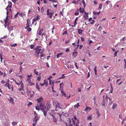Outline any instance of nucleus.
Listing matches in <instances>:
<instances>
[{
    "instance_id": "9b49d317",
    "label": "nucleus",
    "mask_w": 126,
    "mask_h": 126,
    "mask_svg": "<svg viewBox=\"0 0 126 126\" xmlns=\"http://www.w3.org/2000/svg\"><path fill=\"white\" fill-rule=\"evenodd\" d=\"M7 11V16H6V18L4 20V22H5V24L4 25V26H5V28H6V25H7V19H8V17H7L8 14L9 13V12H8V10Z\"/></svg>"
},
{
    "instance_id": "7c9ffc66",
    "label": "nucleus",
    "mask_w": 126,
    "mask_h": 126,
    "mask_svg": "<svg viewBox=\"0 0 126 126\" xmlns=\"http://www.w3.org/2000/svg\"><path fill=\"white\" fill-rule=\"evenodd\" d=\"M42 37L43 38H46V34L45 33H43L42 34Z\"/></svg>"
},
{
    "instance_id": "680f3d73",
    "label": "nucleus",
    "mask_w": 126,
    "mask_h": 126,
    "mask_svg": "<svg viewBox=\"0 0 126 126\" xmlns=\"http://www.w3.org/2000/svg\"><path fill=\"white\" fill-rule=\"evenodd\" d=\"M3 43L4 42L3 40L0 39V43H1V44H3Z\"/></svg>"
},
{
    "instance_id": "ddd939ff",
    "label": "nucleus",
    "mask_w": 126,
    "mask_h": 126,
    "mask_svg": "<svg viewBox=\"0 0 126 126\" xmlns=\"http://www.w3.org/2000/svg\"><path fill=\"white\" fill-rule=\"evenodd\" d=\"M21 87L20 88H18V90L19 91H21V90L23 91L24 90V84L23 82L21 84Z\"/></svg>"
},
{
    "instance_id": "338daca9",
    "label": "nucleus",
    "mask_w": 126,
    "mask_h": 126,
    "mask_svg": "<svg viewBox=\"0 0 126 126\" xmlns=\"http://www.w3.org/2000/svg\"><path fill=\"white\" fill-rule=\"evenodd\" d=\"M44 83H45V84H47L48 83V82L46 80H44Z\"/></svg>"
},
{
    "instance_id": "a19ab883",
    "label": "nucleus",
    "mask_w": 126,
    "mask_h": 126,
    "mask_svg": "<svg viewBox=\"0 0 126 126\" xmlns=\"http://www.w3.org/2000/svg\"><path fill=\"white\" fill-rule=\"evenodd\" d=\"M36 69H35L34 70V72L35 73V74L36 75H38V72H37V71H36Z\"/></svg>"
},
{
    "instance_id": "2eb2a0df",
    "label": "nucleus",
    "mask_w": 126,
    "mask_h": 126,
    "mask_svg": "<svg viewBox=\"0 0 126 126\" xmlns=\"http://www.w3.org/2000/svg\"><path fill=\"white\" fill-rule=\"evenodd\" d=\"M27 24H26V26L27 27H29L30 26V24L31 22L30 21V20L28 18V19L27 20Z\"/></svg>"
},
{
    "instance_id": "a878e982",
    "label": "nucleus",
    "mask_w": 126,
    "mask_h": 126,
    "mask_svg": "<svg viewBox=\"0 0 126 126\" xmlns=\"http://www.w3.org/2000/svg\"><path fill=\"white\" fill-rule=\"evenodd\" d=\"M82 8L81 7H80L79 9V10L80 11V13H83V12H85L84 9L83 8L82 10Z\"/></svg>"
},
{
    "instance_id": "20e7f679",
    "label": "nucleus",
    "mask_w": 126,
    "mask_h": 126,
    "mask_svg": "<svg viewBox=\"0 0 126 126\" xmlns=\"http://www.w3.org/2000/svg\"><path fill=\"white\" fill-rule=\"evenodd\" d=\"M49 10L48 9L47 10V15L49 17L51 18L52 19V16L54 15V13L52 12H49Z\"/></svg>"
},
{
    "instance_id": "f704fd0d",
    "label": "nucleus",
    "mask_w": 126,
    "mask_h": 126,
    "mask_svg": "<svg viewBox=\"0 0 126 126\" xmlns=\"http://www.w3.org/2000/svg\"><path fill=\"white\" fill-rule=\"evenodd\" d=\"M94 71L95 74V75L97 74V70H96V66H95V68H94Z\"/></svg>"
},
{
    "instance_id": "49530a36",
    "label": "nucleus",
    "mask_w": 126,
    "mask_h": 126,
    "mask_svg": "<svg viewBox=\"0 0 126 126\" xmlns=\"http://www.w3.org/2000/svg\"><path fill=\"white\" fill-rule=\"evenodd\" d=\"M65 77L64 76V74H63L62 75V76L61 77L59 78V79H63Z\"/></svg>"
},
{
    "instance_id": "7ed1b4c3",
    "label": "nucleus",
    "mask_w": 126,
    "mask_h": 126,
    "mask_svg": "<svg viewBox=\"0 0 126 126\" xmlns=\"http://www.w3.org/2000/svg\"><path fill=\"white\" fill-rule=\"evenodd\" d=\"M69 123H70L71 122V120H69ZM72 124L70 123V125L69 126H79V125L77 123H76L75 121L72 119Z\"/></svg>"
},
{
    "instance_id": "4468645a",
    "label": "nucleus",
    "mask_w": 126,
    "mask_h": 126,
    "mask_svg": "<svg viewBox=\"0 0 126 126\" xmlns=\"http://www.w3.org/2000/svg\"><path fill=\"white\" fill-rule=\"evenodd\" d=\"M29 93L30 94V97H32L34 94V92L32 91H29Z\"/></svg>"
},
{
    "instance_id": "5fc2aeb1",
    "label": "nucleus",
    "mask_w": 126,
    "mask_h": 126,
    "mask_svg": "<svg viewBox=\"0 0 126 126\" xmlns=\"http://www.w3.org/2000/svg\"><path fill=\"white\" fill-rule=\"evenodd\" d=\"M12 124L13 125H16L17 124V123L16 122H13L12 123Z\"/></svg>"
},
{
    "instance_id": "09e8293b",
    "label": "nucleus",
    "mask_w": 126,
    "mask_h": 126,
    "mask_svg": "<svg viewBox=\"0 0 126 126\" xmlns=\"http://www.w3.org/2000/svg\"><path fill=\"white\" fill-rule=\"evenodd\" d=\"M34 46L33 45H31L30 46V47L31 49H33L34 48Z\"/></svg>"
},
{
    "instance_id": "f8f14e48",
    "label": "nucleus",
    "mask_w": 126,
    "mask_h": 126,
    "mask_svg": "<svg viewBox=\"0 0 126 126\" xmlns=\"http://www.w3.org/2000/svg\"><path fill=\"white\" fill-rule=\"evenodd\" d=\"M50 114L52 117L53 122L55 123L57 121V120L54 117V115L51 113H50Z\"/></svg>"
},
{
    "instance_id": "f3484780",
    "label": "nucleus",
    "mask_w": 126,
    "mask_h": 126,
    "mask_svg": "<svg viewBox=\"0 0 126 126\" xmlns=\"http://www.w3.org/2000/svg\"><path fill=\"white\" fill-rule=\"evenodd\" d=\"M14 81L15 82L16 84L17 85H19L20 84H21V85L22 82H22V81H17L15 80Z\"/></svg>"
},
{
    "instance_id": "13d9d810",
    "label": "nucleus",
    "mask_w": 126,
    "mask_h": 126,
    "mask_svg": "<svg viewBox=\"0 0 126 126\" xmlns=\"http://www.w3.org/2000/svg\"><path fill=\"white\" fill-rule=\"evenodd\" d=\"M76 21H75V20L74 22V26H73L74 27H75V26H76V25L77 24V23L76 22Z\"/></svg>"
},
{
    "instance_id": "8fccbe9b",
    "label": "nucleus",
    "mask_w": 126,
    "mask_h": 126,
    "mask_svg": "<svg viewBox=\"0 0 126 126\" xmlns=\"http://www.w3.org/2000/svg\"><path fill=\"white\" fill-rule=\"evenodd\" d=\"M73 3L75 4H77L78 3V1H73Z\"/></svg>"
},
{
    "instance_id": "0eeeda50",
    "label": "nucleus",
    "mask_w": 126,
    "mask_h": 126,
    "mask_svg": "<svg viewBox=\"0 0 126 126\" xmlns=\"http://www.w3.org/2000/svg\"><path fill=\"white\" fill-rule=\"evenodd\" d=\"M59 108V109H62V108L60 107L59 104V103H57L56 104V108L55 110L56 111H58V110L57 108Z\"/></svg>"
},
{
    "instance_id": "603ef678",
    "label": "nucleus",
    "mask_w": 126,
    "mask_h": 126,
    "mask_svg": "<svg viewBox=\"0 0 126 126\" xmlns=\"http://www.w3.org/2000/svg\"><path fill=\"white\" fill-rule=\"evenodd\" d=\"M63 82H62L60 84V88L62 87V86H63Z\"/></svg>"
},
{
    "instance_id": "412c9836",
    "label": "nucleus",
    "mask_w": 126,
    "mask_h": 126,
    "mask_svg": "<svg viewBox=\"0 0 126 126\" xmlns=\"http://www.w3.org/2000/svg\"><path fill=\"white\" fill-rule=\"evenodd\" d=\"M100 13L101 12L100 11L98 12H93V14L94 15H98L100 14Z\"/></svg>"
},
{
    "instance_id": "473e14b6",
    "label": "nucleus",
    "mask_w": 126,
    "mask_h": 126,
    "mask_svg": "<svg viewBox=\"0 0 126 126\" xmlns=\"http://www.w3.org/2000/svg\"><path fill=\"white\" fill-rule=\"evenodd\" d=\"M96 96H94V98L93 99V100H94V103H95V100H96Z\"/></svg>"
},
{
    "instance_id": "e433bc0d",
    "label": "nucleus",
    "mask_w": 126,
    "mask_h": 126,
    "mask_svg": "<svg viewBox=\"0 0 126 126\" xmlns=\"http://www.w3.org/2000/svg\"><path fill=\"white\" fill-rule=\"evenodd\" d=\"M51 83H52V86L51 87L52 88V89H53V86H54V82L52 81H51Z\"/></svg>"
},
{
    "instance_id": "423d86ee",
    "label": "nucleus",
    "mask_w": 126,
    "mask_h": 126,
    "mask_svg": "<svg viewBox=\"0 0 126 126\" xmlns=\"http://www.w3.org/2000/svg\"><path fill=\"white\" fill-rule=\"evenodd\" d=\"M8 5L7 7L5 8L6 10H8L9 8H11L12 6V4L11 2L9 1L8 2Z\"/></svg>"
},
{
    "instance_id": "bb28decb",
    "label": "nucleus",
    "mask_w": 126,
    "mask_h": 126,
    "mask_svg": "<svg viewBox=\"0 0 126 126\" xmlns=\"http://www.w3.org/2000/svg\"><path fill=\"white\" fill-rule=\"evenodd\" d=\"M80 106L79 105V103H78L77 104H75L74 106V107L75 108H78Z\"/></svg>"
},
{
    "instance_id": "6e6d98bb",
    "label": "nucleus",
    "mask_w": 126,
    "mask_h": 126,
    "mask_svg": "<svg viewBox=\"0 0 126 126\" xmlns=\"http://www.w3.org/2000/svg\"><path fill=\"white\" fill-rule=\"evenodd\" d=\"M95 22V21L94 20H93L92 21H91L90 23L91 24H93L94 23V22Z\"/></svg>"
},
{
    "instance_id": "2f4dec72",
    "label": "nucleus",
    "mask_w": 126,
    "mask_h": 126,
    "mask_svg": "<svg viewBox=\"0 0 126 126\" xmlns=\"http://www.w3.org/2000/svg\"><path fill=\"white\" fill-rule=\"evenodd\" d=\"M36 109L37 110H39L40 109V107L39 106L38 104H37V106L35 107Z\"/></svg>"
},
{
    "instance_id": "a18cd8bd",
    "label": "nucleus",
    "mask_w": 126,
    "mask_h": 126,
    "mask_svg": "<svg viewBox=\"0 0 126 126\" xmlns=\"http://www.w3.org/2000/svg\"><path fill=\"white\" fill-rule=\"evenodd\" d=\"M12 47H15L17 46V44H14L13 45H10Z\"/></svg>"
},
{
    "instance_id": "aec40b11",
    "label": "nucleus",
    "mask_w": 126,
    "mask_h": 126,
    "mask_svg": "<svg viewBox=\"0 0 126 126\" xmlns=\"http://www.w3.org/2000/svg\"><path fill=\"white\" fill-rule=\"evenodd\" d=\"M8 87L9 89H11L12 91L13 89V85H10L9 84H8Z\"/></svg>"
},
{
    "instance_id": "69168bd1",
    "label": "nucleus",
    "mask_w": 126,
    "mask_h": 126,
    "mask_svg": "<svg viewBox=\"0 0 126 126\" xmlns=\"http://www.w3.org/2000/svg\"><path fill=\"white\" fill-rule=\"evenodd\" d=\"M41 47L40 46H37L35 49L39 48Z\"/></svg>"
},
{
    "instance_id": "1a4fd4ad",
    "label": "nucleus",
    "mask_w": 126,
    "mask_h": 126,
    "mask_svg": "<svg viewBox=\"0 0 126 126\" xmlns=\"http://www.w3.org/2000/svg\"><path fill=\"white\" fill-rule=\"evenodd\" d=\"M85 14L83 16V17L84 20H86L88 18V13H86L85 12H84Z\"/></svg>"
},
{
    "instance_id": "6ab92c4d",
    "label": "nucleus",
    "mask_w": 126,
    "mask_h": 126,
    "mask_svg": "<svg viewBox=\"0 0 126 126\" xmlns=\"http://www.w3.org/2000/svg\"><path fill=\"white\" fill-rule=\"evenodd\" d=\"M39 17V15H38L36 18L33 19L32 20V24H33V22L36 21L38 19Z\"/></svg>"
},
{
    "instance_id": "052dcab7",
    "label": "nucleus",
    "mask_w": 126,
    "mask_h": 126,
    "mask_svg": "<svg viewBox=\"0 0 126 126\" xmlns=\"http://www.w3.org/2000/svg\"><path fill=\"white\" fill-rule=\"evenodd\" d=\"M19 16H21V17H23V16L22 14V13H19Z\"/></svg>"
},
{
    "instance_id": "ea45409f",
    "label": "nucleus",
    "mask_w": 126,
    "mask_h": 126,
    "mask_svg": "<svg viewBox=\"0 0 126 126\" xmlns=\"http://www.w3.org/2000/svg\"><path fill=\"white\" fill-rule=\"evenodd\" d=\"M19 14V12H17V13L15 15V18H16L18 16Z\"/></svg>"
},
{
    "instance_id": "a211bd4d",
    "label": "nucleus",
    "mask_w": 126,
    "mask_h": 126,
    "mask_svg": "<svg viewBox=\"0 0 126 126\" xmlns=\"http://www.w3.org/2000/svg\"><path fill=\"white\" fill-rule=\"evenodd\" d=\"M117 106V105L116 103H114L113 104L112 106V109L114 110L115 108H116Z\"/></svg>"
},
{
    "instance_id": "c03bdc74",
    "label": "nucleus",
    "mask_w": 126,
    "mask_h": 126,
    "mask_svg": "<svg viewBox=\"0 0 126 126\" xmlns=\"http://www.w3.org/2000/svg\"><path fill=\"white\" fill-rule=\"evenodd\" d=\"M32 104V102H29L28 105V106L29 107Z\"/></svg>"
},
{
    "instance_id": "72a5a7b5",
    "label": "nucleus",
    "mask_w": 126,
    "mask_h": 126,
    "mask_svg": "<svg viewBox=\"0 0 126 126\" xmlns=\"http://www.w3.org/2000/svg\"><path fill=\"white\" fill-rule=\"evenodd\" d=\"M43 31V29H40L39 31V32L38 33L39 35H41L42 34V32Z\"/></svg>"
},
{
    "instance_id": "4c0bfd02",
    "label": "nucleus",
    "mask_w": 126,
    "mask_h": 126,
    "mask_svg": "<svg viewBox=\"0 0 126 126\" xmlns=\"http://www.w3.org/2000/svg\"><path fill=\"white\" fill-rule=\"evenodd\" d=\"M22 69V66L20 65L19 66V72H21Z\"/></svg>"
},
{
    "instance_id": "b1692460",
    "label": "nucleus",
    "mask_w": 126,
    "mask_h": 126,
    "mask_svg": "<svg viewBox=\"0 0 126 126\" xmlns=\"http://www.w3.org/2000/svg\"><path fill=\"white\" fill-rule=\"evenodd\" d=\"M25 28L26 29H27V30L28 32H30L32 30L31 28L29 27H27L26 26L25 27Z\"/></svg>"
},
{
    "instance_id": "3c124183",
    "label": "nucleus",
    "mask_w": 126,
    "mask_h": 126,
    "mask_svg": "<svg viewBox=\"0 0 126 126\" xmlns=\"http://www.w3.org/2000/svg\"><path fill=\"white\" fill-rule=\"evenodd\" d=\"M118 51H116L115 52L114 54V57H115L116 56H117V54L118 53Z\"/></svg>"
},
{
    "instance_id": "58836bf2",
    "label": "nucleus",
    "mask_w": 126,
    "mask_h": 126,
    "mask_svg": "<svg viewBox=\"0 0 126 126\" xmlns=\"http://www.w3.org/2000/svg\"><path fill=\"white\" fill-rule=\"evenodd\" d=\"M102 5L100 3L99 5L98 8L99 9H101L102 8Z\"/></svg>"
},
{
    "instance_id": "de8ad7c7",
    "label": "nucleus",
    "mask_w": 126,
    "mask_h": 126,
    "mask_svg": "<svg viewBox=\"0 0 126 126\" xmlns=\"http://www.w3.org/2000/svg\"><path fill=\"white\" fill-rule=\"evenodd\" d=\"M0 58L1 59V63L2 62V59L3 58L2 57V56L1 54H0Z\"/></svg>"
},
{
    "instance_id": "cd10ccee",
    "label": "nucleus",
    "mask_w": 126,
    "mask_h": 126,
    "mask_svg": "<svg viewBox=\"0 0 126 126\" xmlns=\"http://www.w3.org/2000/svg\"><path fill=\"white\" fill-rule=\"evenodd\" d=\"M91 109L89 107L87 106L85 109V110L86 111H88V110H89V111H90Z\"/></svg>"
},
{
    "instance_id": "774afa93",
    "label": "nucleus",
    "mask_w": 126,
    "mask_h": 126,
    "mask_svg": "<svg viewBox=\"0 0 126 126\" xmlns=\"http://www.w3.org/2000/svg\"><path fill=\"white\" fill-rule=\"evenodd\" d=\"M41 76H40L39 77H38L37 78V79H38V80L39 81L41 79Z\"/></svg>"
},
{
    "instance_id": "f257e3e1",
    "label": "nucleus",
    "mask_w": 126,
    "mask_h": 126,
    "mask_svg": "<svg viewBox=\"0 0 126 126\" xmlns=\"http://www.w3.org/2000/svg\"><path fill=\"white\" fill-rule=\"evenodd\" d=\"M40 117L35 116L34 118L33 119V123L32 124L33 126H35L37 123V121L39 120Z\"/></svg>"
},
{
    "instance_id": "79ce46f5",
    "label": "nucleus",
    "mask_w": 126,
    "mask_h": 126,
    "mask_svg": "<svg viewBox=\"0 0 126 126\" xmlns=\"http://www.w3.org/2000/svg\"><path fill=\"white\" fill-rule=\"evenodd\" d=\"M41 12L42 13L44 11V8L43 7H41Z\"/></svg>"
},
{
    "instance_id": "393cba45",
    "label": "nucleus",
    "mask_w": 126,
    "mask_h": 126,
    "mask_svg": "<svg viewBox=\"0 0 126 126\" xmlns=\"http://www.w3.org/2000/svg\"><path fill=\"white\" fill-rule=\"evenodd\" d=\"M78 32L79 34H82V32L83 31L80 29H78Z\"/></svg>"
},
{
    "instance_id": "37998d69",
    "label": "nucleus",
    "mask_w": 126,
    "mask_h": 126,
    "mask_svg": "<svg viewBox=\"0 0 126 126\" xmlns=\"http://www.w3.org/2000/svg\"><path fill=\"white\" fill-rule=\"evenodd\" d=\"M88 120H91L92 119V116H89L88 117Z\"/></svg>"
},
{
    "instance_id": "864d4df0",
    "label": "nucleus",
    "mask_w": 126,
    "mask_h": 126,
    "mask_svg": "<svg viewBox=\"0 0 126 126\" xmlns=\"http://www.w3.org/2000/svg\"><path fill=\"white\" fill-rule=\"evenodd\" d=\"M36 88L37 89H38V90H39L40 89V88L39 87V86L37 84V83H36Z\"/></svg>"
},
{
    "instance_id": "6e6552de",
    "label": "nucleus",
    "mask_w": 126,
    "mask_h": 126,
    "mask_svg": "<svg viewBox=\"0 0 126 126\" xmlns=\"http://www.w3.org/2000/svg\"><path fill=\"white\" fill-rule=\"evenodd\" d=\"M36 100L38 103H39V104H40L42 103V102L43 100V99L42 97H41L39 98L36 99Z\"/></svg>"
},
{
    "instance_id": "39448f33",
    "label": "nucleus",
    "mask_w": 126,
    "mask_h": 126,
    "mask_svg": "<svg viewBox=\"0 0 126 126\" xmlns=\"http://www.w3.org/2000/svg\"><path fill=\"white\" fill-rule=\"evenodd\" d=\"M10 101V102H11L13 104H14L15 103L14 102V97L12 95H10L9 97V98L8 99Z\"/></svg>"
},
{
    "instance_id": "9d476101",
    "label": "nucleus",
    "mask_w": 126,
    "mask_h": 126,
    "mask_svg": "<svg viewBox=\"0 0 126 126\" xmlns=\"http://www.w3.org/2000/svg\"><path fill=\"white\" fill-rule=\"evenodd\" d=\"M39 107L40 108L41 110H44L46 108V107L44 105H42V103H41L40 104H39Z\"/></svg>"
},
{
    "instance_id": "c85d7f7f",
    "label": "nucleus",
    "mask_w": 126,
    "mask_h": 126,
    "mask_svg": "<svg viewBox=\"0 0 126 126\" xmlns=\"http://www.w3.org/2000/svg\"><path fill=\"white\" fill-rule=\"evenodd\" d=\"M29 85L30 86H32L35 84V83L33 82H31V81H30L29 82Z\"/></svg>"
},
{
    "instance_id": "dca6fc26",
    "label": "nucleus",
    "mask_w": 126,
    "mask_h": 126,
    "mask_svg": "<svg viewBox=\"0 0 126 126\" xmlns=\"http://www.w3.org/2000/svg\"><path fill=\"white\" fill-rule=\"evenodd\" d=\"M61 92L62 94L65 97H67V98H69L70 97V96L69 97H68L66 95V94L64 93V92H63V91H61Z\"/></svg>"
},
{
    "instance_id": "0e129e2a",
    "label": "nucleus",
    "mask_w": 126,
    "mask_h": 126,
    "mask_svg": "<svg viewBox=\"0 0 126 126\" xmlns=\"http://www.w3.org/2000/svg\"><path fill=\"white\" fill-rule=\"evenodd\" d=\"M70 42V41L69 40H67L65 41V43L66 44H67Z\"/></svg>"
},
{
    "instance_id": "5701e85b",
    "label": "nucleus",
    "mask_w": 126,
    "mask_h": 126,
    "mask_svg": "<svg viewBox=\"0 0 126 126\" xmlns=\"http://www.w3.org/2000/svg\"><path fill=\"white\" fill-rule=\"evenodd\" d=\"M52 78V77L51 76H49L48 78V79L49 80V84L51 85V81L50 80V79H51Z\"/></svg>"
},
{
    "instance_id": "f03ea898",
    "label": "nucleus",
    "mask_w": 126,
    "mask_h": 126,
    "mask_svg": "<svg viewBox=\"0 0 126 126\" xmlns=\"http://www.w3.org/2000/svg\"><path fill=\"white\" fill-rule=\"evenodd\" d=\"M34 50H36V52L37 54H42L44 53V48L42 49L41 48L35 49Z\"/></svg>"
},
{
    "instance_id": "e2e57ef3",
    "label": "nucleus",
    "mask_w": 126,
    "mask_h": 126,
    "mask_svg": "<svg viewBox=\"0 0 126 126\" xmlns=\"http://www.w3.org/2000/svg\"><path fill=\"white\" fill-rule=\"evenodd\" d=\"M32 74H31L30 75H28L27 76L28 78H30L32 76Z\"/></svg>"
},
{
    "instance_id": "4d7b16f0",
    "label": "nucleus",
    "mask_w": 126,
    "mask_h": 126,
    "mask_svg": "<svg viewBox=\"0 0 126 126\" xmlns=\"http://www.w3.org/2000/svg\"><path fill=\"white\" fill-rule=\"evenodd\" d=\"M125 37H123L122 39H121L120 40L121 41H124L125 40Z\"/></svg>"
},
{
    "instance_id": "4be33fe9",
    "label": "nucleus",
    "mask_w": 126,
    "mask_h": 126,
    "mask_svg": "<svg viewBox=\"0 0 126 126\" xmlns=\"http://www.w3.org/2000/svg\"><path fill=\"white\" fill-rule=\"evenodd\" d=\"M77 51L74 52L73 53V56L75 57H76L77 55Z\"/></svg>"
},
{
    "instance_id": "c9c22d12",
    "label": "nucleus",
    "mask_w": 126,
    "mask_h": 126,
    "mask_svg": "<svg viewBox=\"0 0 126 126\" xmlns=\"http://www.w3.org/2000/svg\"><path fill=\"white\" fill-rule=\"evenodd\" d=\"M82 3L83 4L84 7H85V6L86 5V4L85 2V1L84 0H82Z\"/></svg>"
},
{
    "instance_id": "c756f323",
    "label": "nucleus",
    "mask_w": 126,
    "mask_h": 126,
    "mask_svg": "<svg viewBox=\"0 0 126 126\" xmlns=\"http://www.w3.org/2000/svg\"><path fill=\"white\" fill-rule=\"evenodd\" d=\"M63 54V53H60L58 54L57 55V58H58L59 57H60Z\"/></svg>"
},
{
    "instance_id": "bf43d9fd",
    "label": "nucleus",
    "mask_w": 126,
    "mask_h": 126,
    "mask_svg": "<svg viewBox=\"0 0 126 126\" xmlns=\"http://www.w3.org/2000/svg\"><path fill=\"white\" fill-rule=\"evenodd\" d=\"M67 34V32L66 31H65L64 32L63 34V35L64 34Z\"/></svg>"
}]
</instances>
